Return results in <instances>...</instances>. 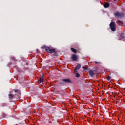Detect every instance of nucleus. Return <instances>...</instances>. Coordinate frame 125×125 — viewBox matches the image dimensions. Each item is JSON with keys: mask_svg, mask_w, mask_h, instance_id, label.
<instances>
[{"mask_svg": "<svg viewBox=\"0 0 125 125\" xmlns=\"http://www.w3.org/2000/svg\"><path fill=\"white\" fill-rule=\"evenodd\" d=\"M65 83H66L62 81V82L59 83V84L61 86H62V85H64Z\"/></svg>", "mask_w": 125, "mask_h": 125, "instance_id": "obj_12", "label": "nucleus"}, {"mask_svg": "<svg viewBox=\"0 0 125 125\" xmlns=\"http://www.w3.org/2000/svg\"><path fill=\"white\" fill-rule=\"evenodd\" d=\"M2 107H5L6 106V104L5 103H2L1 104Z\"/></svg>", "mask_w": 125, "mask_h": 125, "instance_id": "obj_16", "label": "nucleus"}, {"mask_svg": "<svg viewBox=\"0 0 125 125\" xmlns=\"http://www.w3.org/2000/svg\"><path fill=\"white\" fill-rule=\"evenodd\" d=\"M81 67H82V65L81 64H78L75 67V69L74 71V73H77L78 72V70H80L81 69Z\"/></svg>", "mask_w": 125, "mask_h": 125, "instance_id": "obj_6", "label": "nucleus"}, {"mask_svg": "<svg viewBox=\"0 0 125 125\" xmlns=\"http://www.w3.org/2000/svg\"><path fill=\"white\" fill-rule=\"evenodd\" d=\"M43 80H44V78L43 77H41L40 78V80H39V83H42V82H43Z\"/></svg>", "mask_w": 125, "mask_h": 125, "instance_id": "obj_11", "label": "nucleus"}, {"mask_svg": "<svg viewBox=\"0 0 125 125\" xmlns=\"http://www.w3.org/2000/svg\"><path fill=\"white\" fill-rule=\"evenodd\" d=\"M44 48L46 51L48 53H54V55H57V52L55 49H51L49 47H45Z\"/></svg>", "mask_w": 125, "mask_h": 125, "instance_id": "obj_2", "label": "nucleus"}, {"mask_svg": "<svg viewBox=\"0 0 125 125\" xmlns=\"http://www.w3.org/2000/svg\"><path fill=\"white\" fill-rule=\"evenodd\" d=\"M71 50L72 52H74V53H77V50L74 48H71Z\"/></svg>", "mask_w": 125, "mask_h": 125, "instance_id": "obj_13", "label": "nucleus"}, {"mask_svg": "<svg viewBox=\"0 0 125 125\" xmlns=\"http://www.w3.org/2000/svg\"><path fill=\"white\" fill-rule=\"evenodd\" d=\"M95 64H98V62H95Z\"/></svg>", "mask_w": 125, "mask_h": 125, "instance_id": "obj_18", "label": "nucleus"}, {"mask_svg": "<svg viewBox=\"0 0 125 125\" xmlns=\"http://www.w3.org/2000/svg\"><path fill=\"white\" fill-rule=\"evenodd\" d=\"M71 58L73 61H78V56L76 54H73L72 55Z\"/></svg>", "mask_w": 125, "mask_h": 125, "instance_id": "obj_7", "label": "nucleus"}, {"mask_svg": "<svg viewBox=\"0 0 125 125\" xmlns=\"http://www.w3.org/2000/svg\"><path fill=\"white\" fill-rule=\"evenodd\" d=\"M89 74L90 77H93V76H94V70H90Z\"/></svg>", "mask_w": 125, "mask_h": 125, "instance_id": "obj_9", "label": "nucleus"}, {"mask_svg": "<svg viewBox=\"0 0 125 125\" xmlns=\"http://www.w3.org/2000/svg\"><path fill=\"white\" fill-rule=\"evenodd\" d=\"M62 82H64L65 83H71L72 81L70 79H66L62 80Z\"/></svg>", "mask_w": 125, "mask_h": 125, "instance_id": "obj_5", "label": "nucleus"}, {"mask_svg": "<svg viewBox=\"0 0 125 125\" xmlns=\"http://www.w3.org/2000/svg\"><path fill=\"white\" fill-rule=\"evenodd\" d=\"M110 28L112 32H115L116 31V23L111 22L110 24Z\"/></svg>", "mask_w": 125, "mask_h": 125, "instance_id": "obj_3", "label": "nucleus"}, {"mask_svg": "<svg viewBox=\"0 0 125 125\" xmlns=\"http://www.w3.org/2000/svg\"><path fill=\"white\" fill-rule=\"evenodd\" d=\"M15 93H17L15 95H13L12 94H10L8 95L9 98L10 99H12L13 98H20V95H21V93L20 92V91L19 90H15Z\"/></svg>", "mask_w": 125, "mask_h": 125, "instance_id": "obj_1", "label": "nucleus"}, {"mask_svg": "<svg viewBox=\"0 0 125 125\" xmlns=\"http://www.w3.org/2000/svg\"><path fill=\"white\" fill-rule=\"evenodd\" d=\"M114 15L115 16H116V17H118V18H120L121 17H123L124 14L122 12H117L114 13Z\"/></svg>", "mask_w": 125, "mask_h": 125, "instance_id": "obj_4", "label": "nucleus"}, {"mask_svg": "<svg viewBox=\"0 0 125 125\" xmlns=\"http://www.w3.org/2000/svg\"><path fill=\"white\" fill-rule=\"evenodd\" d=\"M76 74V77L77 78H80V74L78 73L77 72H74Z\"/></svg>", "mask_w": 125, "mask_h": 125, "instance_id": "obj_15", "label": "nucleus"}, {"mask_svg": "<svg viewBox=\"0 0 125 125\" xmlns=\"http://www.w3.org/2000/svg\"><path fill=\"white\" fill-rule=\"evenodd\" d=\"M120 37H121L119 38L118 40H123V39H125V34L124 33H121Z\"/></svg>", "mask_w": 125, "mask_h": 125, "instance_id": "obj_10", "label": "nucleus"}, {"mask_svg": "<svg viewBox=\"0 0 125 125\" xmlns=\"http://www.w3.org/2000/svg\"><path fill=\"white\" fill-rule=\"evenodd\" d=\"M118 24H120L121 25V26H123V25H124V22H123V21H122L121 20H118Z\"/></svg>", "mask_w": 125, "mask_h": 125, "instance_id": "obj_14", "label": "nucleus"}, {"mask_svg": "<svg viewBox=\"0 0 125 125\" xmlns=\"http://www.w3.org/2000/svg\"><path fill=\"white\" fill-rule=\"evenodd\" d=\"M111 78H112L111 76H108L107 78V81H110V80H111Z\"/></svg>", "mask_w": 125, "mask_h": 125, "instance_id": "obj_17", "label": "nucleus"}, {"mask_svg": "<svg viewBox=\"0 0 125 125\" xmlns=\"http://www.w3.org/2000/svg\"><path fill=\"white\" fill-rule=\"evenodd\" d=\"M103 6L104 8H109V7H110V3L108 2H105L103 5Z\"/></svg>", "mask_w": 125, "mask_h": 125, "instance_id": "obj_8", "label": "nucleus"}]
</instances>
